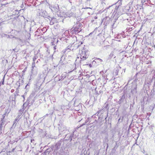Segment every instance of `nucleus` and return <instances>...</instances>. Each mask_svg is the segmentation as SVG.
<instances>
[{
  "instance_id": "nucleus-1",
  "label": "nucleus",
  "mask_w": 155,
  "mask_h": 155,
  "mask_svg": "<svg viewBox=\"0 0 155 155\" xmlns=\"http://www.w3.org/2000/svg\"><path fill=\"white\" fill-rule=\"evenodd\" d=\"M82 26V23L79 21L76 22L73 27L70 30V31L72 34H76L81 31Z\"/></svg>"
},
{
  "instance_id": "nucleus-2",
  "label": "nucleus",
  "mask_w": 155,
  "mask_h": 155,
  "mask_svg": "<svg viewBox=\"0 0 155 155\" xmlns=\"http://www.w3.org/2000/svg\"><path fill=\"white\" fill-rule=\"evenodd\" d=\"M92 118L94 120V121L91 123L94 124V125L97 126L99 124H101L102 122L104 121L103 120V117L102 115H100L98 116V114H96L93 115L92 116Z\"/></svg>"
},
{
  "instance_id": "nucleus-3",
  "label": "nucleus",
  "mask_w": 155,
  "mask_h": 155,
  "mask_svg": "<svg viewBox=\"0 0 155 155\" xmlns=\"http://www.w3.org/2000/svg\"><path fill=\"white\" fill-rule=\"evenodd\" d=\"M79 54L80 55L81 59L80 62L81 63V61L85 60L88 57V51L86 48L84 47L79 51Z\"/></svg>"
},
{
  "instance_id": "nucleus-4",
  "label": "nucleus",
  "mask_w": 155,
  "mask_h": 155,
  "mask_svg": "<svg viewBox=\"0 0 155 155\" xmlns=\"http://www.w3.org/2000/svg\"><path fill=\"white\" fill-rule=\"evenodd\" d=\"M59 134L58 135L59 137H61L64 134L67 133L68 131L67 130V128L64 125H61L59 127Z\"/></svg>"
},
{
  "instance_id": "nucleus-5",
  "label": "nucleus",
  "mask_w": 155,
  "mask_h": 155,
  "mask_svg": "<svg viewBox=\"0 0 155 155\" xmlns=\"http://www.w3.org/2000/svg\"><path fill=\"white\" fill-rule=\"evenodd\" d=\"M34 101V100L31 99L30 98H28L27 100V102L24 103L22 105V109L24 110V108H26L28 106H30Z\"/></svg>"
},
{
  "instance_id": "nucleus-6",
  "label": "nucleus",
  "mask_w": 155,
  "mask_h": 155,
  "mask_svg": "<svg viewBox=\"0 0 155 155\" xmlns=\"http://www.w3.org/2000/svg\"><path fill=\"white\" fill-rule=\"evenodd\" d=\"M61 140H60L56 143L54 145L51 146L52 148L54 150V152L57 151L60 148L61 144Z\"/></svg>"
},
{
  "instance_id": "nucleus-7",
  "label": "nucleus",
  "mask_w": 155,
  "mask_h": 155,
  "mask_svg": "<svg viewBox=\"0 0 155 155\" xmlns=\"http://www.w3.org/2000/svg\"><path fill=\"white\" fill-rule=\"evenodd\" d=\"M118 18V15H117L115 16L114 15L113 18H111L112 22L110 24V26H112V28H115L116 27L117 24H116V22Z\"/></svg>"
},
{
  "instance_id": "nucleus-8",
  "label": "nucleus",
  "mask_w": 155,
  "mask_h": 155,
  "mask_svg": "<svg viewBox=\"0 0 155 155\" xmlns=\"http://www.w3.org/2000/svg\"><path fill=\"white\" fill-rule=\"evenodd\" d=\"M46 76L45 74L43 73L39 74L38 79V82L41 83H43L45 79Z\"/></svg>"
},
{
  "instance_id": "nucleus-9",
  "label": "nucleus",
  "mask_w": 155,
  "mask_h": 155,
  "mask_svg": "<svg viewBox=\"0 0 155 155\" xmlns=\"http://www.w3.org/2000/svg\"><path fill=\"white\" fill-rule=\"evenodd\" d=\"M125 96L124 94L120 97V99L117 102V103L119 104H121L125 102V103H126V100L125 99Z\"/></svg>"
},
{
  "instance_id": "nucleus-10",
  "label": "nucleus",
  "mask_w": 155,
  "mask_h": 155,
  "mask_svg": "<svg viewBox=\"0 0 155 155\" xmlns=\"http://www.w3.org/2000/svg\"><path fill=\"white\" fill-rule=\"evenodd\" d=\"M137 85L136 84H135L134 86H133L132 87V88L131 90V93L133 94V95H134L137 93Z\"/></svg>"
},
{
  "instance_id": "nucleus-11",
  "label": "nucleus",
  "mask_w": 155,
  "mask_h": 155,
  "mask_svg": "<svg viewBox=\"0 0 155 155\" xmlns=\"http://www.w3.org/2000/svg\"><path fill=\"white\" fill-rule=\"evenodd\" d=\"M118 3L119 4V5L118 6L116 5V7L115 8V9L114 10V13L115 12V13L114 14V16H115L116 15H118V14L117 13V10L119 8V7L121 5V1L120 0H118V1L116 3Z\"/></svg>"
},
{
  "instance_id": "nucleus-12",
  "label": "nucleus",
  "mask_w": 155,
  "mask_h": 155,
  "mask_svg": "<svg viewBox=\"0 0 155 155\" xmlns=\"http://www.w3.org/2000/svg\"><path fill=\"white\" fill-rule=\"evenodd\" d=\"M50 8L52 12L55 13L58 12L59 11V8L58 5L53 7L51 6Z\"/></svg>"
},
{
  "instance_id": "nucleus-13",
  "label": "nucleus",
  "mask_w": 155,
  "mask_h": 155,
  "mask_svg": "<svg viewBox=\"0 0 155 155\" xmlns=\"http://www.w3.org/2000/svg\"><path fill=\"white\" fill-rule=\"evenodd\" d=\"M16 95H15L14 96H12V97H10L9 99L12 101V104L14 105L15 106L16 105Z\"/></svg>"
},
{
  "instance_id": "nucleus-14",
  "label": "nucleus",
  "mask_w": 155,
  "mask_h": 155,
  "mask_svg": "<svg viewBox=\"0 0 155 155\" xmlns=\"http://www.w3.org/2000/svg\"><path fill=\"white\" fill-rule=\"evenodd\" d=\"M66 15L68 17H76L75 13L72 12L71 11L67 12L66 13Z\"/></svg>"
},
{
  "instance_id": "nucleus-15",
  "label": "nucleus",
  "mask_w": 155,
  "mask_h": 155,
  "mask_svg": "<svg viewBox=\"0 0 155 155\" xmlns=\"http://www.w3.org/2000/svg\"><path fill=\"white\" fill-rule=\"evenodd\" d=\"M107 19L106 21L104 22V25L105 26L109 25L110 26V24H111L112 22L111 18H107Z\"/></svg>"
},
{
  "instance_id": "nucleus-16",
  "label": "nucleus",
  "mask_w": 155,
  "mask_h": 155,
  "mask_svg": "<svg viewBox=\"0 0 155 155\" xmlns=\"http://www.w3.org/2000/svg\"><path fill=\"white\" fill-rule=\"evenodd\" d=\"M108 104H107L103 108V111H106L107 112V117L105 118V123H106L107 122V117H108V109L109 108L107 107L108 106Z\"/></svg>"
},
{
  "instance_id": "nucleus-17",
  "label": "nucleus",
  "mask_w": 155,
  "mask_h": 155,
  "mask_svg": "<svg viewBox=\"0 0 155 155\" xmlns=\"http://www.w3.org/2000/svg\"><path fill=\"white\" fill-rule=\"evenodd\" d=\"M71 139V134H67L65 135V136L64 139L65 140H70V141Z\"/></svg>"
},
{
  "instance_id": "nucleus-18",
  "label": "nucleus",
  "mask_w": 155,
  "mask_h": 155,
  "mask_svg": "<svg viewBox=\"0 0 155 155\" xmlns=\"http://www.w3.org/2000/svg\"><path fill=\"white\" fill-rule=\"evenodd\" d=\"M35 62H33L32 63V68L31 69V73L32 74H35L37 73L36 71H35L34 70L35 68H36L35 66Z\"/></svg>"
},
{
  "instance_id": "nucleus-19",
  "label": "nucleus",
  "mask_w": 155,
  "mask_h": 155,
  "mask_svg": "<svg viewBox=\"0 0 155 155\" xmlns=\"http://www.w3.org/2000/svg\"><path fill=\"white\" fill-rule=\"evenodd\" d=\"M121 68L120 66H117L115 68V73L117 75L118 73H119V71H121Z\"/></svg>"
},
{
  "instance_id": "nucleus-20",
  "label": "nucleus",
  "mask_w": 155,
  "mask_h": 155,
  "mask_svg": "<svg viewBox=\"0 0 155 155\" xmlns=\"http://www.w3.org/2000/svg\"><path fill=\"white\" fill-rule=\"evenodd\" d=\"M54 151V150L52 148V147L51 146L50 147L48 148V149H47L45 151V153H49L50 152Z\"/></svg>"
},
{
  "instance_id": "nucleus-21",
  "label": "nucleus",
  "mask_w": 155,
  "mask_h": 155,
  "mask_svg": "<svg viewBox=\"0 0 155 155\" xmlns=\"http://www.w3.org/2000/svg\"><path fill=\"white\" fill-rule=\"evenodd\" d=\"M65 58L63 56H62L61 58V60L59 62V64H61V65H63L64 64V61Z\"/></svg>"
},
{
  "instance_id": "nucleus-22",
  "label": "nucleus",
  "mask_w": 155,
  "mask_h": 155,
  "mask_svg": "<svg viewBox=\"0 0 155 155\" xmlns=\"http://www.w3.org/2000/svg\"><path fill=\"white\" fill-rule=\"evenodd\" d=\"M74 107H81V104L80 103H78V101H76L74 103Z\"/></svg>"
},
{
  "instance_id": "nucleus-23",
  "label": "nucleus",
  "mask_w": 155,
  "mask_h": 155,
  "mask_svg": "<svg viewBox=\"0 0 155 155\" xmlns=\"http://www.w3.org/2000/svg\"><path fill=\"white\" fill-rule=\"evenodd\" d=\"M6 124L5 119H1L0 121V124H1V125H5Z\"/></svg>"
},
{
  "instance_id": "nucleus-24",
  "label": "nucleus",
  "mask_w": 155,
  "mask_h": 155,
  "mask_svg": "<svg viewBox=\"0 0 155 155\" xmlns=\"http://www.w3.org/2000/svg\"><path fill=\"white\" fill-rule=\"evenodd\" d=\"M71 134V141L73 139H74L76 138L77 136L76 135L74 134V132H73L72 134Z\"/></svg>"
},
{
  "instance_id": "nucleus-25",
  "label": "nucleus",
  "mask_w": 155,
  "mask_h": 155,
  "mask_svg": "<svg viewBox=\"0 0 155 155\" xmlns=\"http://www.w3.org/2000/svg\"><path fill=\"white\" fill-rule=\"evenodd\" d=\"M24 109H20L18 111V116H21L24 111Z\"/></svg>"
},
{
  "instance_id": "nucleus-26",
  "label": "nucleus",
  "mask_w": 155,
  "mask_h": 155,
  "mask_svg": "<svg viewBox=\"0 0 155 155\" xmlns=\"http://www.w3.org/2000/svg\"><path fill=\"white\" fill-rule=\"evenodd\" d=\"M106 111H103V108L102 109L99 110L96 113V114H102L104 112H106Z\"/></svg>"
},
{
  "instance_id": "nucleus-27",
  "label": "nucleus",
  "mask_w": 155,
  "mask_h": 155,
  "mask_svg": "<svg viewBox=\"0 0 155 155\" xmlns=\"http://www.w3.org/2000/svg\"><path fill=\"white\" fill-rule=\"evenodd\" d=\"M50 20H52V21L54 23L57 22L58 21L57 20L56 18L54 17H52V18H51Z\"/></svg>"
},
{
  "instance_id": "nucleus-28",
  "label": "nucleus",
  "mask_w": 155,
  "mask_h": 155,
  "mask_svg": "<svg viewBox=\"0 0 155 155\" xmlns=\"http://www.w3.org/2000/svg\"><path fill=\"white\" fill-rule=\"evenodd\" d=\"M90 153L88 152L87 151L84 150V152L81 154V155H86L87 154L89 155Z\"/></svg>"
},
{
  "instance_id": "nucleus-29",
  "label": "nucleus",
  "mask_w": 155,
  "mask_h": 155,
  "mask_svg": "<svg viewBox=\"0 0 155 155\" xmlns=\"http://www.w3.org/2000/svg\"><path fill=\"white\" fill-rule=\"evenodd\" d=\"M65 77L64 76H63V74L61 75V76L60 77V78H59L58 81H62L63 80L64 78H65Z\"/></svg>"
},
{
  "instance_id": "nucleus-30",
  "label": "nucleus",
  "mask_w": 155,
  "mask_h": 155,
  "mask_svg": "<svg viewBox=\"0 0 155 155\" xmlns=\"http://www.w3.org/2000/svg\"><path fill=\"white\" fill-rule=\"evenodd\" d=\"M4 80H5V76L3 78L2 80V81H1L0 82V87L1 86V84H3V85L4 84Z\"/></svg>"
},
{
  "instance_id": "nucleus-31",
  "label": "nucleus",
  "mask_w": 155,
  "mask_h": 155,
  "mask_svg": "<svg viewBox=\"0 0 155 155\" xmlns=\"http://www.w3.org/2000/svg\"><path fill=\"white\" fill-rule=\"evenodd\" d=\"M95 60L96 61H99V63H100V62H101L103 61L100 58H97Z\"/></svg>"
},
{
  "instance_id": "nucleus-32",
  "label": "nucleus",
  "mask_w": 155,
  "mask_h": 155,
  "mask_svg": "<svg viewBox=\"0 0 155 155\" xmlns=\"http://www.w3.org/2000/svg\"><path fill=\"white\" fill-rule=\"evenodd\" d=\"M49 20L50 21V25H53L54 23L52 21V20H50V18H49Z\"/></svg>"
},
{
  "instance_id": "nucleus-33",
  "label": "nucleus",
  "mask_w": 155,
  "mask_h": 155,
  "mask_svg": "<svg viewBox=\"0 0 155 155\" xmlns=\"http://www.w3.org/2000/svg\"><path fill=\"white\" fill-rule=\"evenodd\" d=\"M81 108V107H74V109L78 111L80 110V109Z\"/></svg>"
},
{
  "instance_id": "nucleus-34",
  "label": "nucleus",
  "mask_w": 155,
  "mask_h": 155,
  "mask_svg": "<svg viewBox=\"0 0 155 155\" xmlns=\"http://www.w3.org/2000/svg\"><path fill=\"white\" fill-rule=\"evenodd\" d=\"M29 85L28 84L25 87V88L27 90L29 89Z\"/></svg>"
},
{
  "instance_id": "nucleus-35",
  "label": "nucleus",
  "mask_w": 155,
  "mask_h": 155,
  "mask_svg": "<svg viewBox=\"0 0 155 155\" xmlns=\"http://www.w3.org/2000/svg\"><path fill=\"white\" fill-rule=\"evenodd\" d=\"M6 112L5 114H4L2 116V117L1 119H5V117L6 116Z\"/></svg>"
},
{
  "instance_id": "nucleus-36",
  "label": "nucleus",
  "mask_w": 155,
  "mask_h": 155,
  "mask_svg": "<svg viewBox=\"0 0 155 155\" xmlns=\"http://www.w3.org/2000/svg\"><path fill=\"white\" fill-rule=\"evenodd\" d=\"M113 5H111V6H109L108 7L106 8L104 10L103 12H105L106 11V9H108L109 8L112 6Z\"/></svg>"
},
{
  "instance_id": "nucleus-37",
  "label": "nucleus",
  "mask_w": 155,
  "mask_h": 155,
  "mask_svg": "<svg viewBox=\"0 0 155 155\" xmlns=\"http://www.w3.org/2000/svg\"><path fill=\"white\" fill-rule=\"evenodd\" d=\"M15 16L14 15H11L10 16H8V20H9L10 19H12V18L13 17V16Z\"/></svg>"
},
{
  "instance_id": "nucleus-38",
  "label": "nucleus",
  "mask_w": 155,
  "mask_h": 155,
  "mask_svg": "<svg viewBox=\"0 0 155 155\" xmlns=\"http://www.w3.org/2000/svg\"><path fill=\"white\" fill-rule=\"evenodd\" d=\"M8 2H7V3H3V2H2V3H1V5H2V6H5V5H6L8 4Z\"/></svg>"
},
{
  "instance_id": "nucleus-39",
  "label": "nucleus",
  "mask_w": 155,
  "mask_h": 155,
  "mask_svg": "<svg viewBox=\"0 0 155 155\" xmlns=\"http://www.w3.org/2000/svg\"><path fill=\"white\" fill-rule=\"evenodd\" d=\"M73 38L74 40H76L77 41V38L76 36H75L74 35L73 36Z\"/></svg>"
},
{
  "instance_id": "nucleus-40",
  "label": "nucleus",
  "mask_w": 155,
  "mask_h": 155,
  "mask_svg": "<svg viewBox=\"0 0 155 155\" xmlns=\"http://www.w3.org/2000/svg\"><path fill=\"white\" fill-rule=\"evenodd\" d=\"M3 125H1V124H0V131H2Z\"/></svg>"
},
{
  "instance_id": "nucleus-41",
  "label": "nucleus",
  "mask_w": 155,
  "mask_h": 155,
  "mask_svg": "<svg viewBox=\"0 0 155 155\" xmlns=\"http://www.w3.org/2000/svg\"><path fill=\"white\" fill-rule=\"evenodd\" d=\"M18 121V119H16L14 121V124L13 125V127L14 126L16 122L17 121Z\"/></svg>"
},
{
  "instance_id": "nucleus-42",
  "label": "nucleus",
  "mask_w": 155,
  "mask_h": 155,
  "mask_svg": "<svg viewBox=\"0 0 155 155\" xmlns=\"http://www.w3.org/2000/svg\"><path fill=\"white\" fill-rule=\"evenodd\" d=\"M58 16H59L60 17H61L62 18L63 17V15H62V14H61V13H60L59 14H58Z\"/></svg>"
},
{
  "instance_id": "nucleus-43",
  "label": "nucleus",
  "mask_w": 155,
  "mask_h": 155,
  "mask_svg": "<svg viewBox=\"0 0 155 155\" xmlns=\"http://www.w3.org/2000/svg\"><path fill=\"white\" fill-rule=\"evenodd\" d=\"M13 51L16 52L18 51V50H17L16 49H13Z\"/></svg>"
},
{
  "instance_id": "nucleus-44",
  "label": "nucleus",
  "mask_w": 155,
  "mask_h": 155,
  "mask_svg": "<svg viewBox=\"0 0 155 155\" xmlns=\"http://www.w3.org/2000/svg\"><path fill=\"white\" fill-rule=\"evenodd\" d=\"M20 116H18L17 117H16V119H18V121L19 120V119L21 118V117H20Z\"/></svg>"
},
{
  "instance_id": "nucleus-45",
  "label": "nucleus",
  "mask_w": 155,
  "mask_h": 155,
  "mask_svg": "<svg viewBox=\"0 0 155 155\" xmlns=\"http://www.w3.org/2000/svg\"><path fill=\"white\" fill-rule=\"evenodd\" d=\"M54 50V52L55 51V50L56 49V46H54L53 47Z\"/></svg>"
},
{
  "instance_id": "nucleus-46",
  "label": "nucleus",
  "mask_w": 155,
  "mask_h": 155,
  "mask_svg": "<svg viewBox=\"0 0 155 155\" xmlns=\"http://www.w3.org/2000/svg\"><path fill=\"white\" fill-rule=\"evenodd\" d=\"M83 8V9H88V8H89V9H91L92 8H91V7H86V8Z\"/></svg>"
},
{
  "instance_id": "nucleus-47",
  "label": "nucleus",
  "mask_w": 155,
  "mask_h": 155,
  "mask_svg": "<svg viewBox=\"0 0 155 155\" xmlns=\"http://www.w3.org/2000/svg\"><path fill=\"white\" fill-rule=\"evenodd\" d=\"M85 123H84V124H82V125H81L80 126H79V127H78V128H79V127H81L82 126H83L85 125Z\"/></svg>"
},
{
  "instance_id": "nucleus-48",
  "label": "nucleus",
  "mask_w": 155,
  "mask_h": 155,
  "mask_svg": "<svg viewBox=\"0 0 155 155\" xmlns=\"http://www.w3.org/2000/svg\"><path fill=\"white\" fill-rule=\"evenodd\" d=\"M46 18L49 19V18H52V17H51L50 16L48 15V16H47V17Z\"/></svg>"
},
{
  "instance_id": "nucleus-49",
  "label": "nucleus",
  "mask_w": 155,
  "mask_h": 155,
  "mask_svg": "<svg viewBox=\"0 0 155 155\" xmlns=\"http://www.w3.org/2000/svg\"><path fill=\"white\" fill-rule=\"evenodd\" d=\"M36 59V58L35 57H34L33 58V62H35V60Z\"/></svg>"
},
{
  "instance_id": "nucleus-50",
  "label": "nucleus",
  "mask_w": 155,
  "mask_h": 155,
  "mask_svg": "<svg viewBox=\"0 0 155 155\" xmlns=\"http://www.w3.org/2000/svg\"><path fill=\"white\" fill-rule=\"evenodd\" d=\"M26 94V92H25V94H24V95H23L22 96V97H23L24 99L25 98V97H24L25 95Z\"/></svg>"
},
{
  "instance_id": "nucleus-51",
  "label": "nucleus",
  "mask_w": 155,
  "mask_h": 155,
  "mask_svg": "<svg viewBox=\"0 0 155 155\" xmlns=\"http://www.w3.org/2000/svg\"><path fill=\"white\" fill-rule=\"evenodd\" d=\"M76 68H77L76 67V64H75V68H74V70H73V71L76 70Z\"/></svg>"
},
{
  "instance_id": "nucleus-52",
  "label": "nucleus",
  "mask_w": 155,
  "mask_h": 155,
  "mask_svg": "<svg viewBox=\"0 0 155 155\" xmlns=\"http://www.w3.org/2000/svg\"><path fill=\"white\" fill-rule=\"evenodd\" d=\"M94 62H98V63H99V61H96L95 60H94V61H93V63Z\"/></svg>"
},
{
  "instance_id": "nucleus-53",
  "label": "nucleus",
  "mask_w": 155,
  "mask_h": 155,
  "mask_svg": "<svg viewBox=\"0 0 155 155\" xmlns=\"http://www.w3.org/2000/svg\"><path fill=\"white\" fill-rule=\"evenodd\" d=\"M95 91H96V90H95ZM95 93H96V94H99V93L98 92H97V91H96V92H95Z\"/></svg>"
},
{
  "instance_id": "nucleus-54",
  "label": "nucleus",
  "mask_w": 155,
  "mask_h": 155,
  "mask_svg": "<svg viewBox=\"0 0 155 155\" xmlns=\"http://www.w3.org/2000/svg\"><path fill=\"white\" fill-rule=\"evenodd\" d=\"M99 153L97 151H96V155H98Z\"/></svg>"
},
{
  "instance_id": "nucleus-55",
  "label": "nucleus",
  "mask_w": 155,
  "mask_h": 155,
  "mask_svg": "<svg viewBox=\"0 0 155 155\" xmlns=\"http://www.w3.org/2000/svg\"><path fill=\"white\" fill-rule=\"evenodd\" d=\"M131 97V94H130V95H129V98H130V97Z\"/></svg>"
},
{
  "instance_id": "nucleus-56",
  "label": "nucleus",
  "mask_w": 155,
  "mask_h": 155,
  "mask_svg": "<svg viewBox=\"0 0 155 155\" xmlns=\"http://www.w3.org/2000/svg\"><path fill=\"white\" fill-rule=\"evenodd\" d=\"M102 92V91H99V93H101Z\"/></svg>"
},
{
  "instance_id": "nucleus-57",
  "label": "nucleus",
  "mask_w": 155,
  "mask_h": 155,
  "mask_svg": "<svg viewBox=\"0 0 155 155\" xmlns=\"http://www.w3.org/2000/svg\"><path fill=\"white\" fill-rule=\"evenodd\" d=\"M89 66L91 67V64H90L89 65Z\"/></svg>"
},
{
  "instance_id": "nucleus-58",
  "label": "nucleus",
  "mask_w": 155,
  "mask_h": 155,
  "mask_svg": "<svg viewBox=\"0 0 155 155\" xmlns=\"http://www.w3.org/2000/svg\"><path fill=\"white\" fill-rule=\"evenodd\" d=\"M15 149L13 148L12 150V151H13Z\"/></svg>"
},
{
  "instance_id": "nucleus-59",
  "label": "nucleus",
  "mask_w": 155,
  "mask_h": 155,
  "mask_svg": "<svg viewBox=\"0 0 155 155\" xmlns=\"http://www.w3.org/2000/svg\"><path fill=\"white\" fill-rule=\"evenodd\" d=\"M33 140H31V142H32V141H33Z\"/></svg>"
},
{
  "instance_id": "nucleus-60",
  "label": "nucleus",
  "mask_w": 155,
  "mask_h": 155,
  "mask_svg": "<svg viewBox=\"0 0 155 155\" xmlns=\"http://www.w3.org/2000/svg\"><path fill=\"white\" fill-rule=\"evenodd\" d=\"M92 32H91V33H90L89 35H91L92 34Z\"/></svg>"
},
{
  "instance_id": "nucleus-61",
  "label": "nucleus",
  "mask_w": 155,
  "mask_h": 155,
  "mask_svg": "<svg viewBox=\"0 0 155 155\" xmlns=\"http://www.w3.org/2000/svg\"><path fill=\"white\" fill-rule=\"evenodd\" d=\"M15 141H12V143H15Z\"/></svg>"
},
{
  "instance_id": "nucleus-62",
  "label": "nucleus",
  "mask_w": 155,
  "mask_h": 155,
  "mask_svg": "<svg viewBox=\"0 0 155 155\" xmlns=\"http://www.w3.org/2000/svg\"><path fill=\"white\" fill-rule=\"evenodd\" d=\"M2 25V23H0V26Z\"/></svg>"
},
{
  "instance_id": "nucleus-63",
  "label": "nucleus",
  "mask_w": 155,
  "mask_h": 155,
  "mask_svg": "<svg viewBox=\"0 0 155 155\" xmlns=\"http://www.w3.org/2000/svg\"><path fill=\"white\" fill-rule=\"evenodd\" d=\"M97 18V17L95 16V18L96 19V18Z\"/></svg>"
},
{
  "instance_id": "nucleus-64",
  "label": "nucleus",
  "mask_w": 155,
  "mask_h": 155,
  "mask_svg": "<svg viewBox=\"0 0 155 155\" xmlns=\"http://www.w3.org/2000/svg\"><path fill=\"white\" fill-rule=\"evenodd\" d=\"M82 43H83V42H81V44H82Z\"/></svg>"
}]
</instances>
